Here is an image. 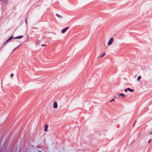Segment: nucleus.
I'll use <instances>...</instances> for the list:
<instances>
[{
  "label": "nucleus",
  "instance_id": "nucleus-5",
  "mask_svg": "<svg viewBox=\"0 0 152 152\" xmlns=\"http://www.w3.org/2000/svg\"><path fill=\"white\" fill-rule=\"evenodd\" d=\"M68 29V28H66L64 29H63L62 31V32L63 33H64V32L65 31Z\"/></svg>",
  "mask_w": 152,
  "mask_h": 152
},
{
  "label": "nucleus",
  "instance_id": "nucleus-1",
  "mask_svg": "<svg viewBox=\"0 0 152 152\" xmlns=\"http://www.w3.org/2000/svg\"><path fill=\"white\" fill-rule=\"evenodd\" d=\"M16 44H14L11 45L10 47V49L11 50L14 51L16 48L19 47L20 45L18 46V47H16Z\"/></svg>",
  "mask_w": 152,
  "mask_h": 152
},
{
  "label": "nucleus",
  "instance_id": "nucleus-10",
  "mask_svg": "<svg viewBox=\"0 0 152 152\" xmlns=\"http://www.w3.org/2000/svg\"><path fill=\"white\" fill-rule=\"evenodd\" d=\"M105 54V53H104L102 56H101V57H103L104 55Z\"/></svg>",
  "mask_w": 152,
  "mask_h": 152
},
{
  "label": "nucleus",
  "instance_id": "nucleus-6",
  "mask_svg": "<svg viewBox=\"0 0 152 152\" xmlns=\"http://www.w3.org/2000/svg\"><path fill=\"white\" fill-rule=\"evenodd\" d=\"M127 90H129V91H131V92H132L134 91V90H131V89H130L129 88H128L127 89Z\"/></svg>",
  "mask_w": 152,
  "mask_h": 152
},
{
  "label": "nucleus",
  "instance_id": "nucleus-4",
  "mask_svg": "<svg viewBox=\"0 0 152 152\" xmlns=\"http://www.w3.org/2000/svg\"><path fill=\"white\" fill-rule=\"evenodd\" d=\"M45 132H46L47 131V128L48 127V126L47 125H46L45 126Z\"/></svg>",
  "mask_w": 152,
  "mask_h": 152
},
{
  "label": "nucleus",
  "instance_id": "nucleus-13",
  "mask_svg": "<svg viewBox=\"0 0 152 152\" xmlns=\"http://www.w3.org/2000/svg\"><path fill=\"white\" fill-rule=\"evenodd\" d=\"M11 75V76H13V74H12Z\"/></svg>",
  "mask_w": 152,
  "mask_h": 152
},
{
  "label": "nucleus",
  "instance_id": "nucleus-8",
  "mask_svg": "<svg viewBox=\"0 0 152 152\" xmlns=\"http://www.w3.org/2000/svg\"><path fill=\"white\" fill-rule=\"evenodd\" d=\"M12 39V38H9L7 40V41H6V42L8 41H9L11 39Z\"/></svg>",
  "mask_w": 152,
  "mask_h": 152
},
{
  "label": "nucleus",
  "instance_id": "nucleus-2",
  "mask_svg": "<svg viewBox=\"0 0 152 152\" xmlns=\"http://www.w3.org/2000/svg\"><path fill=\"white\" fill-rule=\"evenodd\" d=\"M113 41V38H111L108 43V45H110L112 43Z\"/></svg>",
  "mask_w": 152,
  "mask_h": 152
},
{
  "label": "nucleus",
  "instance_id": "nucleus-12",
  "mask_svg": "<svg viewBox=\"0 0 152 152\" xmlns=\"http://www.w3.org/2000/svg\"><path fill=\"white\" fill-rule=\"evenodd\" d=\"M127 89H125V91L127 92Z\"/></svg>",
  "mask_w": 152,
  "mask_h": 152
},
{
  "label": "nucleus",
  "instance_id": "nucleus-9",
  "mask_svg": "<svg viewBox=\"0 0 152 152\" xmlns=\"http://www.w3.org/2000/svg\"><path fill=\"white\" fill-rule=\"evenodd\" d=\"M141 78V77L140 76H139L138 78V81H139L140 79Z\"/></svg>",
  "mask_w": 152,
  "mask_h": 152
},
{
  "label": "nucleus",
  "instance_id": "nucleus-7",
  "mask_svg": "<svg viewBox=\"0 0 152 152\" xmlns=\"http://www.w3.org/2000/svg\"><path fill=\"white\" fill-rule=\"evenodd\" d=\"M120 95L122 96H124V97H125V95L123 94H119Z\"/></svg>",
  "mask_w": 152,
  "mask_h": 152
},
{
  "label": "nucleus",
  "instance_id": "nucleus-3",
  "mask_svg": "<svg viewBox=\"0 0 152 152\" xmlns=\"http://www.w3.org/2000/svg\"><path fill=\"white\" fill-rule=\"evenodd\" d=\"M53 107L55 108H56L57 107V104L56 102H55L53 104Z\"/></svg>",
  "mask_w": 152,
  "mask_h": 152
},
{
  "label": "nucleus",
  "instance_id": "nucleus-11",
  "mask_svg": "<svg viewBox=\"0 0 152 152\" xmlns=\"http://www.w3.org/2000/svg\"><path fill=\"white\" fill-rule=\"evenodd\" d=\"M114 99H113L112 100V101H114ZM111 101H110V102H111Z\"/></svg>",
  "mask_w": 152,
  "mask_h": 152
}]
</instances>
